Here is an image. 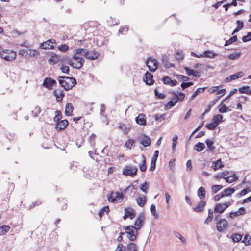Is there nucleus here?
<instances>
[{"label":"nucleus","instance_id":"1","mask_svg":"<svg viewBox=\"0 0 251 251\" xmlns=\"http://www.w3.org/2000/svg\"><path fill=\"white\" fill-rule=\"evenodd\" d=\"M58 81L61 87L66 91L71 89L76 84V79L73 77L59 76Z\"/></svg>","mask_w":251,"mask_h":251},{"label":"nucleus","instance_id":"2","mask_svg":"<svg viewBox=\"0 0 251 251\" xmlns=\"http://www.w3.org/2000/svg\"><path fill=\"white\" fill-rule=\"evenodd\" d=\"M0 56L7 61H11L16 59V52L12 50L5 49L0 51Z\"/></svg>","mask_w":251,"mask_h":251},{"label":"nucleus","instance_id":"3","mask_svg":"<svg viewBox=\"0 0 251 251\" xmlns=\"http://www.w3.org/2000/svg\"><path fill=\"white\" fill-rule=\"evenodd\" d=\"M123 196L121 192L112 191L108 196L107 199L108 201L112 203L120 202L123 200Z\"/></svg>","mask_w":251,"mask_h":251},{"label":"nucleus","instance_id":"4","mask_svg":"<svg viewBox=\"0 0 251 251\" xmlns=\"http://www.w3.org/2000/svg\"><path fill=\"white\" fill-rule=\"evenodd\" d=\"M124 228L126 230L125 233L128 235L127 237L129 240L134 241L136 239L138 233L137 231H135V229H136L135 226H129L125 227Z\"/></svg>","mask_w":251,"mask_h":251},{"label":"nucleus","instance_id":"5","mask_svg":"<svg viewBox=\"0 0 251 251\" xmlns=\"http://www.w3.org/2000/svg\"><path fill=\"white\" fill-rule=\"evenodd\" d=\"M73 59L76 61V63H74L71 59H69L68 64L74 68L79 69L81 68L84 63V59L83 58L77 56L75 54L73 57Z\"/></svg>","mask_w":251,"mask_h":251},{"label":"nucleus","instance_id":"6","mask_svg":"<svg viewBox=\"0 0 251 251\" xmlns=\"http://www.w3.org/2000/svg\"><path fill=\"white\" fill-rule=\"evenodd\" d=\"M146 66L150 71L154 72L158 68V62L156 59L151 57H149L146 61Z\"/></svg>","mask_w":251,"mask_h":251},{"label":"nucleus","instance_id":"7","mask_svg":"<svg viewBox=\"0 0 251 251\" xmlns=\"http://www.w3.org/2000/svg\"><path fill=\"white\" fill-rule=\"evenodd\" d=\"M137 171L138 169L136 167L126 166L123 169V174L126 176H129L133 177L136 175Z\"/></svg>","mask_w":251,"mask_h":251},{"label":"nucleus","instance_id":"8","mask_svg":"<svg viewBox=\"0 0 251 251\" xmlns=\"http://www.w3.org/2000/svg\"><path fill=\"white\" fill-rule=\"evenodd\" d=\"M228 223L225 219H220L216 223V228L220 232H223L227 229Z\"/></svg>","mask_w":251,"mask_h":251},{"label":"nucleus","instance_id":"9","mask_svg":"<svg viewBox=\"0 0 251 251\" xmlns=\"http://www.w3.org/2000/svg\"><path fill=\"white\" fill-rule=\"evenodd\" d=\"M56 44L55 40L51 39L41 43L40 47L44 49H52Z\"/></svg>","mask_w":251,"mask_h":251},{"label":"nucleus","instance_id":"10","mask_svg":"<svg viewBox=\"0 0 251 251\" xmlns=\"http://www.w3.org/2000/svg\"><path fill=\"white\" fill-rule=\"evenodd\" d=\"M57 84L56 81L52 78L46 77L44 79L43 86L49 90H51L52 88V86Z\"/></svg>","mask_w":251,"mask_h":251},{"label":"nucleus","instance_id":"11","mask_svg":"<svg viewBox=\"0 0 251 251\" xmlns=\"http://www.w3.org/2000/svg\"><path fill=\"white\" fill-rule=\"evenodd\" d=\"M83 55L86 59L93 60L98 58L99 53L95 51V50H86V52L85 53L83 54Z\"/></svg>","mask_w":251,"mask_h":251},{"label":"nucleus","instance_id":"12","mask_svg":"<svg viewBox=\"0 0 251 251\" xmlns=\"http://www.w3.org/2000/svg\"><path fill=\"white\" fill-rule=\"evenodd\" d=\"M63 60L64 59L62 58L61 56L55 53H52L50 57L48 59V62L51 65H54L60 61L63 62Z\"/></svg>","mask_w":251,"mask_h":251},{"label":"nucleus","instance_id":"13","mask_svg":"<svg viewBox=\"0 0 251 251\" xmlns=\"http://www.w3.org/2000/svg\"><path fill=\"white\" fill-rule=\"evenodd\" d=\"M161 62L164 67L166 69L175 67V64L169 62V56L166 54L162 55L161 57Z\"/></svg>","mask_w":251,"mask_h":251},{"label":"nucleus","instance_id":"14","mask_svg":"<svg viewBox=\"0 0 251 251\" xmlns=\"http://www.w3.org/2000/svg\"><path fill=\"white\" fill-rule=\"evenodd\" d=\"M143 80L148 85H152L154 82L152 75L149 72H146L145 73Z\"/></svg>","mask_w":251,"mask_h":251},{"label":"nucleus","instance_id":"15","mask_svg":"<svg viewBox=\"0 0 251 251\" xmlns=\"http://www.w3.org/2000/svg\"><path fill=\"white\" fill-rule=\"evenodd\" d=\"M206 204V201L204 200H201L200 201L198 202L197 206L195 207H193L192 210L193 211L196 212H202Z\"/></svg>","mask_w":251,"mask_h":251},{"label":"nucleus","instance_id":"16","mask_svg":"<svg viewBox=\"0 0 251 251\" xmlns=\"http://www.w3.org/2000/svg\"><path fill=\"white\" fill-rule=\"evenodd\" d=\"M135 121L136 123L141 126H145L146 125V115L143 113L139 114L136 117Z\"/></svg>","mask_w":251,"mask_h":251},{"label":"nucleus","instance_id":"17","mask_svg":"<svg viewBox=\"0 0 251 251\" xmlns=\"http://www.w3.org/2000/svg\"><path fill=\"white\" fill-rule=\"evenodd\" d=\"M145 220V216L144 213H141L136 220L135 221L134 226H143Z\"/></svg>","mask_w":251,"mask_h":251},{"label":"nucleus","instance_id":"18","mask_svg":"<svg viewBox=\"0 0 251 251\" xmlns=\"http://www.w3.org/2000/svg\"><path fill=\"white\" fill-rule=\"evenodd\" d=\"M69 122L67 120H61L57 124H56V128L57 131H61L66 128Z\"/></svg>","mask_w":251,"mask_h":251},{"label":"nucleus","instance_id":"19","mask_svg":"<svg viewBox=\"0 0 251 251\" xmlns=\"http://www.w3.org/2000/svg\"><path fill=\"white\" fill-rule=\"evenodd\" d=\"M226 209L224 203H217L215 205L214 211L215 213L221 214L223 213Z\"/></svg>","mask_w":251,"mask_h":251},{"label":"nucleus","instance_id":"20","mask_svg":"<svg viewBox=\"0 0 251 251\" xmlns=\"http://www.w3.org/2000/svg\"><path fill=\"white\" fill-rule=\"evenodd\" d=\"M162 81L164 84L170 85L171 86H174L177 83V82L176 80H172L171 77L169 76L164 77L162 79Z\"/></svg>","mask_w":251,"mask_h":251},{"label":"nucleus","instance_id":"21","mask_svg":"<svg viewBox=\"0 0 251 251\" xmlns=\"http://www.w3.org/2000/svg\"><path fill=\"white\" fill-rule=\"evenodd\" d=\"M124 211L130 219H133L136 215L135 211L131 207L125 208Z\"/></svg>","mask_w":251,"mask_h":251},{"label":"nucleus","instance_id":"22","mask_svg":"<svg viewBox=\"0 0 251 251\" xmlns=\"http://www.w3.org/2000/svg\"><path fill=\"white\" fill-rule=\"evenodd\" d=\"M74 107L70 103H67L65 106V115L67 116H71L72 115L73 112Z\"/></svg>","mask_w":251,"mask_h":251},{"label":"nucleus","instance_id":"23","mask_svg":"<svg viewBox=\"0 0 251 251\" xmlns=\"http://www.w3.org/2000/svg\"><path fill=\"white\" fill-rule=\"evenodd\" d=\"M53 94L56 97V99L57 102L62 101L63 98L65 96V94L63 91H60L58 92L56 90H54Z\"/></svg>","mask_w":251,"mask_h":251},{"label":"nucleus","instance_id":"24","mask_svg":"<svg viewBox=\"0 0 251 251\" xmlns=\"http://www.w3.org/2000/svg\"><path fill=\"white\" fill-rule=\"evenodd\" d=\"M207 89L206 87L198 88L190 98V101L193 100L200 93H203Z\"/></svg>","mask_w":251,"mask_h":251},{"label":"nucleus","instance_id":"25","mask_svg":"<svg viewBox=\"0 0 251 251\" xmlns=\"http://www.w3.org/2000/svg\"><path fill=\"white\" fill-rule=\"evenodd\" d=\"M197 195L200 200H204L206 195L205 190L204 187H200L197 191Z\"/></svg>","mask_w":251,"mask_h":251},{"label":"nucleus","instance_id":"26","mask_svg":"<svg viewBox=\"0 0 251 251\" xmlns=\"http://www.w3.org/2000/svg\"><path fill=\"white\" fill-rule=\"evenodd\" d=\"M125 247L126 251H138L137 246L134 243L130 242Z\"/></svg>","mask_w":251,"mask_h":251},{"label":"nucleus","instance_id":"27","mask_svg":"<svg viewBox=\"0 0 251 251\" xmlns=\"http://www.w3.org/2000/svg\"><path fill=\"white\" fill-rule=\"evenodd\" d=\"M151 140L148 136H145L144 138L140 142L144 147H147L151 145Z\"/></svg>","mask_w":251,"mask_h":251},{"label":"nucleus","instance_id":"28","mask_svg":"<svg viewBox=\"0 0 251 251\" xmlns=\"http://www.w3.org/2000/svg\"><path fill=\"white\" fill-rule=\"evenodd\" d=\"M239 92L241 94L251 95V89L249 86H245L239 88Z\"/></svg>","mask_w":251,"mask_h":251},{"label":"nucleus","instance_id":"29","mask_svg":"<svg viewBox=\"0 0 251 251\" xmlns=\"http://www.w3.org/2000/svg\"><path fill=\"white\" fill-rule=\"evenodd\" d=\"M205 148V146L203 143L198 142L194 146V150L198 152H201Z\"/></svg>","mask_w":251,"mask_h":251},{"label":"nucleus","instance_id":"30","mask_svg":"<svg viewBox=\"0 0 251 251\" xmlns=\"http://www.w3.org/2000/svg\"><path fill=\"white\" fill-rule=\"evenodd\" d=\"M136 202L138 205L140 207H143L145 205L146 201V196L143 195L142 197H139L136 199Z\"/></svg>","mask_w":251,"mask_h":251},{"label":"nucleus","instance_id":"31","mask_svg":"<svg viewBox=\"0 0 251 251\" xmlns=\"http://www.w3.org/2000/svg\"><path fill=\"white\" fill-rule=\"evenodd\" d=\"M224 166V165L222 163L221 159H218L216 161L213 162L212 163V167L214 170L216 171L219 168L223 167Z\"/></svg>","mask_w":251,"mask_h":251},{"label":"nucleus","instance_id":"32","mask_svg":"<svg viewBox=\"0 0 251 251\" xmlns=\"http://www.w3.org/2000/svg\"><path fill=\"white\" fill-rule=\"evenodd\" d=\"M235 191L234 188L228 187L224 190L223 192L225 197H228L231 196Z\"/></svg>","mask_w":251,"mask_h":251},{"label":"nucleus","instance_id":"33","mask_svg":"<svg viewBox=\"0 0 251 251\" xmlns=\"http://www.w3.org/2000/svg\"><path fill=\"white\" fill-rule=\"evenodd\" d=\"M244 75V73L242 71L238 72L233 75L229 76V79L234 80L242 77Z\"/></svg>","mask_w":251,"mask_h":251},{"label":"nucleus","instance_id":"34","mask_svg":"<svg viewBox=\"0 0 251 251\" xmlns=\"http://www.w3.org/2000/svg\"><path fill=\"white\" fill-rule=\"evenodd\" d=\"M142 163L139 165V168L140 170L142 172H145L146 171L147 169V166H146V157L144 155H142Z\"/></svg>","mask_w":251,"mask_h":251},{"label":"nucleus","instance_id":"35","mask_svg":"<svg viewBox=\"0 0 251 251\" xmlns=\"http://www.w3.org/2000/svg\"><path fill=\"white\" fill-rule=\"evenodd\" d=\"M223 118V115L221 114H218L213 116L212 121L214 122L217 126H218L219 123L222 121Z\"/></svg>","mask_w":251,"mask_h":251},{"label":"nucleus","instance_id":"36","mask_svg":"<svg viewBox=\"0 0 251 251\" xmlns=\"http://www.w3.org/2000/svg\"><path fill=\"white\" fill-rule=\"evenodd\" d=\"M213 218V211L212 209L208 210V217L204 221V224L208 225Z\"/></svg>","mask_w":251,"mask_h":251},{"label":"nucleus","instance_id":"37","mask_svg":"<svg viewBox=\"0 0 251 251\" xmlns=\"http://www.w3.org/2000/svg\"><path fill=\"white\" fill-rule=\"evenodd\" d=\"M108 25L110 26H114L118 25L119 23V20H116V18L110 17L107 21Z\"/></svg>","mask_w":251,"mask_h":251},{"label":"nucleus","instance_id":"38","mask_svg":"<svg viewBox=\"0 0 251 251\" xmlns=\"http://www.w3.org/2000/svg\"><path fill=\"white\" fill-rule=\"evenodd\" d=\"M170 93L174 95V96H178L179 101H182L184 100L185 98V94L183 92H176L175 91H173L172 92H170Z\"/></svg>","mask_w":251,"mask_h":251},{"label":"nucleus","instance_id":"39","mask_svg":"<svg viewBox=\"0 0 251 251\" xmlns=\"http://www.w3.org/2000/svg\"><path fill=\"white\" fill-rule=\"evenodd\" d=\"M205 142L207 145L208 149L210 151H213L215 149V147L213 146V145L214 143V142L212 140L208 139L205 141Z\"/></svg>","mask_w":251,"mask_h":251},{"label":"nucleus","instance_id":"40","mask_svg":"<svg viewBox=\"0 0 251 251\" xmlns=\"http://www.w3.org/2000/svg\"><path fill=\"white\" fill-rule=\"evenodd\" d=\"M237 92V89L235 88L233 90H232L230 93L223 100L221 101L219 106H220L221 105L223 104L224 102L228 100L232 95H233L234 94L236 93Z\"/></svg>","mask_w":251,"mask_h":251},{"label":"nucleus","instance_id":"41","mask_svg":"<svg viewBox=\"0 0 251 251\" xmlns=\"http://www.w3.org/2000/svg\"><path fill=\"white\" fill-rule=\"evenodd\" d=\"M204 57L213 58L216 56L217 54L214 52L208 50L204 52Z\"/></svg>","mask_w":251,"mask_h":251},{"label":"nucleus","instance_id":"42","mask_svg":"<svg viewBox=\"0 0 251 251\" xmlns=\"http://www.w3.org/2000/svg\"><path fill=\"white\" fill-rule=\"evenodd\" d=\"M10 227L9 226L3 225L0 227V235H3L7 233L10 229Z\"/></svg>","mask_w":251,"mask_h":251},{"label":"nucleus","instance_id":"43","mask_svg":"<svg viewBox=\"0 0 251 251\" xmlns=\"http://www.w3.org/2000/svg\"><path fill=\"white\" fill-rule=\"evenodd\" d=\"M242 236L239 233H234L231 236V239L234 242H238L242 239Z\"/></svg>","mask_w":251,"mask_h":251},{"label":"nucleus","instance_id":"44","mask_svg":"<svg viewBox=\"0 0 251 251\" xmlns=\"http://www.w3.org/2000/svg\"><path fill=\"white\" fill-rule=\"evenodd\" d=\"M220 106H221L219 108V112L221 113H225L231 111V110L225 104H222Z\"/></svg>","mask_w":251,"mask_h":251},{"label":"nucleus","instance_id":"45","mask_svg":"<svg viewBox=\"0 0 251 251\" xmlns=\"http://www.w3.org/2000/svg\"><path fill=\"white\" fill-rule=\"evenodd\" d=\"M237 40V37L236 35L233 36L230 38L229 39L226 40L225 42V44L224 45L225 46H228L233 42H236Z\"/></svg>","mask_w":251,"mask_h":251},{"label":"nucleus","instance_id":"46","mask_svg":"<svg viewBox=\"0 0 251 251\" xmlns=\"http://www.w3.org/2000/svg\"><path fill=\"white\" fill-rule=\"evenodd\" d=\"M40 112V107L38 106H37L34 108V109L33 111H32V116L34 117H37Z\"/></svg>","mask_w":251,"mask_h":251},{"label":"nucleus","instance_id":"47","mask_svg":"<svg viewBox=\"0 0 251 251\" xmlns=\"http://www.w3.org/2000/svg\"><path fill=\"white\" fill-rule=\"evenodd\" d=\"M150 211L152 215H153L155 218L158 217V214L156 212V206L155 204H152L151 205Z\"/></svg>","mask_w":251,"mask_h":251},{"label":"nucleus","instance_id":"48","mask_svg":"<svg viewBox=\"0 0 251 251\" xmlns=\"http://www.w3.org/2000/svg\"><path fill=\"white\" fill-rule=\"evenodd\" d=\"M135 142V140L134 139H128L126 141L125 144V147L129 149H131V147L133 144Z\"/></svg>","mask_w":251,"mask_h":251},{"label":"nucleus","instance_id":"49","mask_svg":"<svg viewBox=\"0 0 251 251\" xmlns=\"http://www.w3.org/2000/svg\"><path fill=\"white\" fill-rule=\"evenodd\" d=\"M105 212L107 213L109 212V208L108 206H104L99 213V216L100 218L104 215Z\"/></svg>","mask_w":251,"mask_h":251},{"label":"nucleus","instance_id":"50","mask_svg":"<svg viewBox=\"0 0 251 251\" xmlns=\"http://www.w3.org/2000/svg\"><path fill=\"white\" fill-rule=\"evenodd\" d=\"M242 242L244 243L246 245H251V236L248 235H245Z\"/></svg>","mask_w":251,"mask_h":251},{"label":"nucleus","instance_id":"51","mask_svg":"<svg viewBox=\"0 0 251 251\" xmlns=\"http://www.w3.org/2000/svg\"><path fill=\"white\" fill-rule=\"evenodd\" d=\"M223 188L221 185H214L211 187V191L213 193L215 194Z\"/></svg>","mask_w":251,"mask_h":251},{"label":"nucleus","instance_id":"52","mask_svg":"<svg viewBox=\"0 0 251 251\" xmlns=\"http://www.w3.org/2000/svg\"><path fill=\"white\" fill-rule=\"evenodd\" d=\"M241 56V53H231L228 56V58L231 60L238 59Z\"/></svg>","mask_w":251,"mask_h":251},{"label":"nucleus","instance_id":"53","mask_svg":"<svg viewBox=\"0 0 251 251\" xmlns=\"http://www.w3.org/2000/svg\"><path fill=\"white\" fill-rule=\"evenodd\" d=\"M217 126H218L212 121L211 123L206 125L205 127L208 130H214Z\"/></svg>","mask_w":251,"mask_h":251},{"label":"nucleus","instance_id":"54","mask_svg":"<svg viewBox=\"0 0 251 251\" xmlns=\"http://www.w3.org/2000/svg\"><path fill=\"white\" fill-rule=\"evenodd\" d=\"M57 48L60 51H61L62 52H65L68 50L69 47L65 44H61L60 46H58L57 47Z\"/></svg>","mask_w":251,"mask_h":251},{"label":"nucleus","instance_id":"55","mask_svg":"<svg viewBox=\"0 0 251 251\" xmlns=\"http://www.w3.org/2000/svg\"><path fill=\"white\" fill-rule=\"evenodd\" d=\"M148 189V184L146 182H145L144 183L142 184V185L140 186V189L145 194L147 193V190Z\"/></svg>","mask_w":251,"mask_h":251},{"label":"nucleus","instance_id":"56","mask_svg":"<svg viewBox=\"0 0 251 251\" xmlns=\"http://www.w3.org/2000/svg\"><path fill=\"white\" fill-rule=\"evenodd\" d=\"M242 39L244 42L250 41L251 40V32H248L247 35L243 36Z\"/></svg>","mask_w":251,"mask_h":251},{"label":"nucleus","instance_id":"57","mask_svg":"<svg viewBox=\"0 0 251 251\" xmlns=\"http://www.w3.org/2000/svg\"><path fill=\"white\" fill-rule=\"evenodd\" d=\"M135 189V186L132 184H131L129 185L127 188H125L124 190V192L126 193L129 192V194H131L133 189Z\"/></svg>","mask_w":251,"mask_h":251},{"label":"nucleus","instance_id":"58","mask_svg":"<svg viewBox=\"0 0 251 251\" xmlns=\"http://www.w3.org/2000/svg\"><path fill=\"white\" fill-rule=\"evenodd\" d=\"M228 172H223L221 174L215 175V177L216 179H218L219 178H223L224 179H225V178L228 175Z\"/></svg>","mask_w":251,"mask_h":251},{"label":"nucleus","instance_id":"59","mask_svg":"<svg viewBox=\"0 0 251 251\" xmlns=\"http://www.w3.org/2000/svg\"><path fill=\"white\" fill-rule=\"evenodd\" d=\"M176 104V101H175L172 99L171 100L169 101L166 104V107L168 109H170L171 107L174 106Z\"/></svg>","mask_w":251,"mask_h":251},{"label":"nucleus","instance_id":"60","mask_svg":"<svg viewBox=\"0 0 251 251\" xmlns=\"http://www.w3.org/2000/svg\"><path fill=\"white\" fill-rule=\"evenodd\" d=\"M155 95L156 97L159 99H164L165 98V95L163 93H160L158 92L157 89L154 90Z\"/></svg>","mask_w":251,"mask_h":251},{"label":"nucleus","instance_id":"61","mask_svg":"<svg viewBox=\"0 0 251 251\" xmlns=\"http://www.w3.org/2000/svg\"><path fill=\"white\" fill-rule=\"evenodd\" d=\"M119 128L122 130H123L125 133L126 134L128 132V129L127 127L125 126V124H120L119 126Z\"/></svg>","mask_w":251,"mask_h":251},{"label":"nucleus","instance_id":"62","mask_svg":"<svg viewBox=\"0 0 251 251\" xmlns=\"http://www.w3.org/2000/svg\"><path fill=\"white\" fill-rule=\"evenodd\" d=\"M128 27L127 26H121L119 30V33L124 34L125 32H127Z\"/></svg>","mask_w":251,"mask_h":251},{"label":"nucleus","instance_id":"63","mask_svg":"<svg viewBox=\"0 0 251 251\" xmlns=\"http://www.w3.org/2000/svg\"><path fill=\"white\" fill-rule=\"evenodd\" d=\"M96 137V135L93 134L91 135L89 138V142H90V145L92 146H94L95 145V140Z\"/></svg>","mask_w":251,"mask_h":251},{"label":"nucleus","instance_id":"64","mask_svg":"<svg viewBox=\"0 0 251 251\" xmlns=\"http://www.w3.org/2000/svg\"><path fill=\"white\" fill-rule=\"evenodd\" d=\"M115 251H126V247L122 244H119L117 245V248Z\"/></svg>","mask_w":251,"mask_h":251}]
</instances>
